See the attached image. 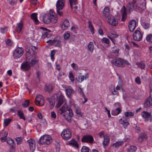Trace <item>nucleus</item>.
<instances>
[{"instance_id":"obj_23","label":"nucleus","mask_w":152,"mask_h":152,"mask_svg":"<svg viewBox=\"0 0 152 152\" xmlns=\"http://www.w3.org/2000/svg\"><path fill=\"white\" fill-rule=\"evenodd\" d=\"M65 100L64 96L62 94L60 95L58 99V102L56 104L57 107H60Z\"/></svg>"},{"instance_id":"obj_20","label":"nucleus","mask_w":152,"mask_h":152,"mask_svg":"<svg viewBox=\"0 0 152 152\" xmlns=\"http://www.w3.org/2000/svg\"><path fill=\"white\" fill-rule=\"evenodd\" d=\"M7 134V132H4L3 130L0 132V139L2 142H4L6 141Z\"/></svg>"},{"instance_id":"obj_17","label":"nucleus","mask_w":152,"mask_h":152,"mask_svg":"<svg viewBox=\"0 0 152 152\" xmlns=\"http://www.w3.org/2000/svg\"><path fill=\"white\" fill-rule=\"evenodd\" d=\"M136 26V22L133 20H131L129 22L128 27L131 32H133Z\"/></svg>"},{"instance_id":"obj_53","label":"nucleus","mask_w":152,"mask_h":152,"mask_svg":"<svg viewBox=\"0 0 152 152\" xmlns=\"http://www.w3.org/2000/svg\"><path fill=\"white\" fill-rule=\"evenodd\" d=\"M142 26L145 29H147L150 27V24L148 23H143Z\"/></svg>"},{"instance_id":"obj_46","label":"nucleus","mask_w":152,"mask_h":152,"mask_svg":"<svg viewBox=\"0 0 152 152\" xmlns=\"http://www.w3.org/2000/svg\"><path fill=\"white\" fill-rule=\"evenodd\" d=\"M29 104V101L26 100L22 104V106L24 107H27Z\"/></svg>"},{"instance_id":"obj_34","label":"nucleus","mask_w":152,"mask_h":152,"mask_svg":"<svg viewBox=\"0 0 152 152\" xmlns=\"http://www.w3.org/2000/svg\"><path fill=\"white\" fill-rule=\"evenodd\" d=\"M68 106L66 104H64L62 106L61 109H60V110L61 111V113H65L68 109Z\"/></svg>"},{"instance_id":"obj_2","label":"nucleus","mask_w":152,"mask_h":152,"mask_svg":"<svg viewBox=\"0 0 152 152\" xmlns=\"http://www.w3.org/2000/svg\"><path fill=\"white\" fill-rule=\"evenodd\" d=\"M26 61L22 63L21 65V66H36L38 65V60L36 58L31 60V62H30L29 60L31 58L30 57L31 54L30 48L28 47H27L26 50Z\"/></svg>"},{"instance_id":"obj_51","label":"nucleus","mask_w":152,"mask_h":152,"mask_svg":"<svg viewBox=\"0 0 152 152\" xmlns=\"http://www.w3.org/2000/svg\"><path fill=\"white\" fill-rule=\"evenodd\" d=\"M17 0H7L8 3L11 5H14L16 3Z\"/></svg>"},{"instance_id":"obj_60","label":"nucleus","mask_w":152,"mask_h":152,"mask_svg":"<svg viewBox=\"0 0 152 152\" xmlns=\"http://www.w3.org/2000/svg\"><path fill=\"white\" fill-rule=\"evenodd\" d=\"M135 81L138 84H140L141 83L140 79L139 77H137L135 78Z\"/></svg>"},{"instance_id":"obj_11","label":"nucleus","mask_w":152,"mask_h":152,"mask_svg":"<svg viewBox=\"0 0 152 152\" xmlns=\"http://www.w3.org/2000/svg\"><path fill=\"white\" fill-rule=\"evenodd\" d=\"M66 94L67 96L70 98L72 97V94L75 93V91L70 86H68L65 89Z\"/></svg>"},{"instance_id":"obj_22","label":"nucleus","mask_w":152,"mask_h":152,"mask_svg":"<svg viewBox=\"0 0 152 152\" xmlns=\"http://www.w3.org/2000/svg\"><path fill=\"white\" fill-rule=\"evenodd\" d=\"M103 15L107 19L111 17L110 12V8L108 7H106L104 8L103 10Z\"/></svg>"},{"instance_id":"obj_5","label":"nucleus","mask_w":152,"mask_h":152,"mask_svg":"<svg viewBox=\"0 0 152 152\" xmlns=\"http://www.w3.org/2000/svg\"><path fill=\"white\" fill-rule=\"evenodd\" d=\"M51 137L48 135H44L42 136L40 139V144L42 145H49L52 142Z\"/></svg>"},{"instance_id":"obj_35","label":"nucleus","mask_w":152,"mask_h":152,"mask_svg":"<svg viewBox=\"0 0 152 152\" xmlns=\"http://www.w3.org/2000/svg\"><path fill=\"white\" fill-rule=\"evenodd\" d=\"M124 142L123 141H118L117 142L113 145V146L116 148H118L120 146L123 145Z\"/></svg>"},{"instance_id":"obj_14","label":"nucleus","mask_w":152,"mask_h":152,"mask_svg":"<svg viewBox=\"0 0 152 152\" xmlns=\"http://www.w3.org/2000/svg\"><path fill=\"white\" fill-rule=\"evenodd\" d=\"M39 29L42 30V38L44 39L45 37L49 38L50 37V35L49 34L47 31L50 32V30L43 27H40Z\"/></svg>"},{"instance_id":"obj_10","label":"nucleus","mask_w":152,"mask_h":152,"mask_svg":"<svg viewBox=\"0 0 152 152\" xmlns=\"http://www.w3.org/2000/svg\"><path fill=\"white\" fill-rule=\"evenodd\" d=\"M93 140V137L90 135H84L81 139V141L83 142L92 143Z\"/></svg>"},{"instance_id":"obj_44","label":"nucleus","mask_w":152,"mask_h":152,"mask_svg":"<svg viewBox=\"0 0 152 152\" xmlns=\"http://www.w3.org/2000/svg\"><path fill=\"white\" fill-rule=\"evenodd\" d=\"M89 149L86 146H83L81 149V152H89Z\"/></svg>"},{"instance_id":"obj_38","label":"nucleus","mask_w":152,"mask_h":152,"mask_svg":"<svg viewBox=\"0 0 152 152\" xmlns=\"http://www.w3.org/2000/svg\"><path fill=\"white\" fill-rule=\"evenodd\" d=\"M69 2L71 8H73V5H77V0H69Z\"/></svg>"},{"instance_id":"obj_50","label":"nucleus","mask_w":152,"mask_h":152,"mask_svg":"<svg viewBox=\"0 0 152 152\" xmlns=\"http://www.w3.org/2000/svg\"><path fill=\"white\" fill-rule=\"evenodd\" d=\"M113 106L114 107L116 108H121V104L119 102H117L115 103L114 104Z\"/></svg>"},{"instance_id":"obj_26","label":"nucleus","mask_w":152,"mask_h":152,"mask_svg":"<svg viewBox=\"0 0 152 152\" xmlns=\"http://www.w3.org/2000/svg\"><path fill=\"white\" fill-rule=\"evenodd\" d=\"M23 27V23L22 22H20L17 24L16 28L17 31L19 33H22V30Z\"/></svg>"},{"instance_id":"obj_37","label":"nucleus","mask_w":152,"mask_h":152,"mask_svg":"<svg viewBox=\"0 0 152 152\" xmlns=\"http://www.w3.org/2000/svg\"><path fill=\"white\" fill-rule=\"evenodd\" d=\"M69 143L72 145L77 148L78 147V145L77 142L75 140H72L69 142Z\"/></svg>"},{"instance_id":"obj_48","label":"nucleus","mask_w":152,"mask_h":152,"mask_svg":"<svg viewBox=\"0 0 152 152\" xmlns=\"http://www.w3.org/2000/svg\"><path fill=\"white\" fill-rule=\"evenodd\" d=\"M68 110L69 112L68 113L69 116L70 117H72L73 115V113L72 109L71 108H69Z\"/></svg>"},{"instance_id":"obj_36","label":"nucleus","mask_w":152,"mask_h":152,"mask_svg":"<svg viewBox=\"0 0 152 152\" xmlns=\"http://www.w3.org/2000/svg\"><path fill=\"white\" fill-rule=\"evenodd\" d=\"M17 114L19 116L20 119H23L24 121L26 120L25 117L24 116V114L22 111L21 110L18 111Z\"/></svg>"},{"instance_id":"obj_12","label":"nucleus","mask_w":152,"mask_h":152,"mask_svg":"<svg viewBox=\"0 0 152 152\" xmlns=\"http://www.w3.org/2000/svg\"><path fill=\"white\" fill-rule=\"evenodd\" d=\"M27 142L29 145L30 151L34 152L36 148V143L34 140L30 139L27 140Z\"/></svg>"},{"instance_id":"obj_21","label":"nucleus","mask_w":152,"mask_h":152,"mask_svg":"<svg viewBox=\"0 0 152 152\" xmlns=\"http://www.w3.org/2000/svg\"><path fill=\"white\" fill-rule=\"evenodd\" d=\"M152 105V98L149 96L145 101L144 107L146 108L149 107Z\"/></svg>"},{"instance_id":"obj_42","label":"nucleus","mask_w":152,"mask_h":152,"mask_svg":"<svg viewBox=\"0 0 152 152\" xmlns=\"http://www.w3.org/2000/svg\"><path fill=\"white\" fill-rule=\"evenodd\" d=\"M45 89L49 93L51 92L52 91V88L51 86H48L46 85H45Z\"/></svg>"},{"instance_id":"obj_64","label":"nucleus","mask_w":152,"mask_h":152,"mask_svg":"<svg viewBox=\"0 0 152 152\" xmlns=\"http://www.w3.org/2000/svg\"><path fill=\"white\" fill-rule=\"evenodd\" d=\"M1 32L2 33H4L7 32V28H1Z\"/></svg>"},{"instance_id":"obj_57","label":"nucleus","mask_w":152,"mask_h":152,"mask_svg":"<svg viewBox=\"0 0 152 152\" xmlns=\"http://www.w3.org/2000/svg\"><path fill=\"white\" fill-rule=\"evenodd\" d=\"M79 93L80 95H82L83 97H85V94L83 91V89L80 87H79Z\"/></svg>"},{"instance_id":"obj_31","label":"nucleus","mask_w":152,"mask_h":152,"mask_svg":"<svg viewBox=\"0 0 152 152\" xmlns=\"http://www.w3.org/2000/svg\"><path fill=\"white\" fill-rule=\"evenodd\" d=\"M110 142L109 137L108 136H106L104 137V141L103 142V144L104 146L108 145Z\"/></svg>"},{"instance_id":"obj_13","label":"nucleus","mask_w":152,"mask_h":152,"mask_svg":"<svg viewBox=\"0 0 152 152\" xmlns=\"http://www.w3.org/2000/svg\"><path fill=\"white\" fill-rule=\"evenodd\" d=\"M141 115L144 118L145 121H148L151 118V113L145 111L142 112Z\"/></svg>"},{"instance_id":"obj_7","label":"nucleus","mask_w":152,"mask_h":152,"mask_svg":"<svg viewBox=\"0 0 152 152\" xmlns=\"http://www.w3.org/2000/svg\"><path fill=\"white\" fill-rule=\"evenodd\" d=\"M35 104L38 106H42L45 104V102L43 96L41 95H37L35 101Z\"/></svg>"},{"instance_id":"obj_62","label":"nucleus","mask_w":152,"mask_h":152,"mask_svg":"<svg viewBox=\"0 0 152 152\" xmlns=\"http://www.w3.org/2000/svg\"><path fill=\"white\" fill-rule=\"evenodd\" d=\"M98 135L99 137L100 138L103 137L104 138V137H105L106 136H104L103 132H100L98 134Z\"/></svg>"},{"instance_id":"obj_63","label":"nucleus","mask_w":152,"mask_h":152,"mask_svg":"<svg viewBox=\"0 0 152 152\" xmlns=\"http://www.w3.org/2000/svg\"><path fill=\"white\" fill-rule=\"evenodd\" d=\"M31 3L33 5H35L37 3V0H31Z\"/></svg>"},{"instance_id":"obj_6","label":"nucleus","mask_w":152,"mask_h":152,"mask_svg":"<svg viewBox=\"0 0 152 152\" xmlns=\"http://www.w3.org/2000/svg\"><path fill=\"white\" fill-rule=\"evenodd\" d=\"M23 48L22 47H18L14 51L13 56L15 58H19L23 55Z\"/></svg>"},{"instance_id":"obj_28","label":"nucleus","mask_w":152,"mask_h":152,"mask_svg":"<svg viewBox=\"0 0 152 152\" xmlns=\"http://www.w3.org/2000/svg\"><path fill=\"white\" fill-rule=\"evenodd\" d=\"M121 108H116L115 109L111 111L112 114L114 115H118L121 111Z\"/></svg>"},{"instance_id":"obj_16","label":"nucleus","mask_w":152,"mask_h":152,"mask_svg":"<svg viewBox=\"0 0 152 152\" xmlns=\"http://www.w3.org/2000/svg\"><path fill=\"white\" fill-rule=\"evenodd\" d=\"M129 118L127 117H122L119 121V122L120 124H122L124 127L126 128L129 124L128 122Z\"/></svg>"},{"instance_id":"obj_30","label":"nucleus","mask_w":152,"mask_h":152,"mask_svg":"<svg viewBox=\"0 0 152 152\" xmlns=\"http://www.w3.org/2000/svg\"><path fill=\"white\" fill-rule=\"evenodd\" d=\"M94 46L92 42H90L88 45L87 50L91 52H93Z\"/></svg>"},{"instance_id":"obj_39","label":"nucleus","mask_w":152,"mask_h":152,"mask_svg":"<svg viewBox=\"0 0 152 152\" xmlns=\"http://www.w3.org/2000/svg\"><path fill=\"white\" fill-rule=\"evenodd\" d=\"M7 142L8 145H10L12 148H13L14 146V141L12 139H10L7 141Z\"/></svg>"},{"instance_id":"obj_15","label":"nucleus","mask_w":152,"mask_h":152,"mask_svg":"<svg viewBox=\"0 0 152 152\" xmlns=\"http://www.w3.org/2000/svg\"><path fill=\"white\" fill-rule=\"evenodd\" d=\"M65 5L64 0H58L56 4V9L58 10H62Z\"/></svg>"},{"instance_id":"obj_55","label":"nucleus","mask_w":152,"mask_h":152,"mask_svg":"<svg viewBox=\"0 0 152 152\" xmlns=\"http://www.w3.org/2000/svg\"><path fill=\"white\" fill-rule=\"evenodd\" d=\"M69 77L72 82H73L74 80V77L72 72H70L69 73Z\"/></svg>"},{"instance_id":"obj_9","label":"nucleus","mask_w":152,"mask_h":152,"mask_svg":"<svg viewBox=\"0 0 152 152\" xmlns=\"http://www.w3.org/2000/svg\"><path fill=\"white\" fill-rule=\"evenodd\" d=\"M133 38L134 40L140 41L142 38L143 34L139 30H136L133 33Z\"/></svg>"},{"instance_id":"obj_27","label":"nucleus","mask_w":152,"mask_h":152,"mask_svg":"<svg viewBox=\"0 0 152 152\" xmlns=\"http://www.w3.org/2000/svg\"><path fill=\"white\" fill-rule=\"evenodd\" d=\"M116 46L112 48L113 49L112 52L116 56H118L120 55V54L119 53V49L118 48H116Z\"/></svg>"},{"instance_id":"obj_61","label":"nucleus","mask_w":152,"mask_h":152,"mask_svg":"<svg viewBox=\"0 0 152 152\" xmlns=\"http://www.w3.org/2000/svg\"><path fill=\"white\" fill-rule=\"evenodd\" d=\"M70 37V34L68 33H66L64 34V38L65 39H67Z\"/></svg>"},{"instance_id":"obj_40","label":"nucleus","mask_w":152,"mask_h":152,"mask_svg":"<svg viewBox=\"0 0 152 152\" xmlns=\"http://www.w3.org/2000/svg\"><path fill=\"white\" fill-rule=\"evenodd\" d=\"M52 42L53 43H52V44L56 42L55 44V46L56 47H59L61 44V42L60 40H58L56 41L55 39L53 40Z\"/></svg>"},{"instance_id":"obj_4","label":"nucleus","mask_w":152,"mask_h":152,"mask_svg":"<svg viewBox=\"0 0 152 152\" xmlns=\"http://www.w3.org/2000/svg\"><path fill=\"white\" fill-rule=\"evenodd\" d=\"M111 63L113 65L118 66H129L130 65L127 61L120 58H116L115 59L111 61Z\"/></svg>"},{"instance_id":"obj_24","label":"nucleus","mask_w":152,"mask_h":152,"mask_svg":"<svg viewBox=\"0 0 152 152\" xmlns=\"http://www.w3.org/2000/svg\"><path fill=\"white\" fill-rule=\"evenodd\" d=\"M147 135L145 133H141L139 136L138 140L140 142H143L147 138Z\"/></svg>"},{"instance_id":"obj_54","label":"nucleus","mask_w":152,"mask_h":152,"mask_svg":"<svg viewBox=\"0 0 152 152\" xmlns=\"http://www.w3.org/2000/svg\"><path fill=\"white\" fill-rule=\"evenodd\" d=\"M102 40L103 42L105 43L109 44L110 43V40L109 39L106 37L103 38Z\"/></svg>"},{"instance_id":"obj_58","label":"nucleus","mask_w":152,"mask_h":152,"mask_svg":"<svg viewBox=\"0 0 152 152\" xmlns=\"http://www.w3.org/2000/svg\"><path fill=\"white\" fill-rule=\"evenodd\" d=\"M6 43L8 46H10L12 44V41L10 39H8L6 41Z\"/></svg>"},{"instance_id":"obj_29","label":"nucleus","mask_w":152,"mask_h":152,"mask_svg":"<svg viewBox=\"0 0 152 152\" xmlns=\"http://www.w3.org/2000/svg\"><path fill=\"white\" fill-rule=\"evenodd\" d=\"M88 27L90 30L92 34H94V29L92 23L91 21L89 20L88 22Z\"/></svg>"},{"instance_id":"obj_43","label":"nucleus","mask_w":152,"mask_h":152,"mask_svg":"<svg viewBox=\"0 0 152 152\" xmlns=\"http://www.w3.org/2000/svg\"><path fill=\"white\" fill-rule=\"evenodd\" d=\"M147 41L149 42H152V34L148 35L146 37Z\"/></svg>"},{"instance_id":"obj_47","label":"nucleus","mask_w":152,"mask_h":152,"mask_svg":"<svg viewBox=\"0 0 152 152\" xmlns=\"http://www.w3.org/2000/svg\"><path fill=\"white\" fill-rule=\"evenodd\" d=\"M16 141L17 142V144L19 145L22 142V138L21 137H18L16 138Z\"/></svg>"},{"instance_id":"obj_33","label":"nucleus","mask_w":152,"mask_h":152,"mask_svg":"<svg viewBox=\"0 0 152 152\" xmlns=\"http://www.w3.org/2000/svg\"><path fill=\"white\" fill-rule=\"evenodd\" d=\"M137 149V147L134 145H131L127 149V151L129 152H134Z\"/></svg>"},{"instance_id":"obj_18","label":"nucleus","mask_w":152,"mask_h":152,"mask_svg":"<svg viewBox=\"0 0 152 152\" xmlns=\"http://www.w3.org/2000/svg\"><path fill=\"white\" fill-rule=\"evenodd\" d=\"M121 13L122 15V18L121 19V21H124L125 20L127 15V12L126 8L125 6H124L121 10Z\"/></svg>"},{"instance_id":"obj_52","label":"nucleus","mask_w":152,"mask_h":152,"mask_svg":"<svg viewBox=\"0 0 152 152\" xmlns=\"http://www.w3.org/2000/svg\"><path fill=\"white\" fill-rule=\"evenodd\" d=\"M48 101L49 103L52 106L55 105V102L54 100L52 98H49L48 99Z\"/></svg>"},{"instance_id":"obj_8","label":"nucleus","mask_w":152,"mask_h":152,"mask_svg":"<svg viewBox=\"0 0 152 152\" xmlns=\"http://www.w3.org/2000/svg\"><path fill=\"white\" fill-rule=\"evenodd\" d=\"M61 136L64 140H68L71 138L72 134L68 129H64L61 133Z\"/></svg>"},{"instance_id":"obj_1","label":"nucleus","mask_w":152,"mask_h":152,"mask_svg":"<svg viewBox=\"0 0 152 152\" xmlns=\"http://www.w3.org/2000/svg\"><path fill=\"white\" fill-rule=\"evenodd\" d=\"M145 8V0H133L132 3H129L127 9L129 12L132 11L133 9L136 11H141Z\"/></svg>"},{"instance_id":"obj_56","label":"nucleus","mask_w":152,"mask_h":152,"mask_svg":"<svg viewBox=\"0 0 152 152\" xmlns=\"http://www.w3.org/2000/svg\"><path fill=\"white\" fill-rule=\"evenodd\" d=\"M84 79V76L81 75L78 77V81L80 83H81Z\"/></svg>"},{"instance_id":"obj_3","label":"nucleus","mask_w":152,"mask_h":152,"mask_svg":"<svg viewBox=\"0 0 152 152\" xmlns=\"http://www.w3.org/2000/svg\"><path fill=\"white\" fill-rule=\"evenodd\" d=\"M43 20L44 23L48 24L52 22L53 23H56L58 20V18L56 15L54 13L44 15Z\"/></svg>"},{"instance_id":"obj_41","label":"nucleus","mask_w":152,"mask_h":152,"mask_svg":"<svg viewBox=\"0 0 152 152\" xmlns=\"http://www.w3.org/2000/svg\"><path fill=\"white\" fill-rule=\"evenodd\" d=\"M76 108L75 113H76L78 115L82 117L83 115L82 113L80 111V108L78 106H77Z\"/></svg>"},{"instance_id":"obj_59","label":"nucleus","mask_w":152,"mask_h":152,"mask_svg":"<svg viewBox=\"0 0 152 152\" xmlns=\"http://www.w3.org/2000/svg\"><path fill=\"white\" fill-rule=\"evenodd\" d=\"M55 54V52L54 50H52L50 54V57L52 60L54 59V56Z\"/></svg>"},{"instance_id":"obj_19","label":"nucleus","mask_w":152,"mask_h":152,"mask_svg":"<svg viewBox=\"0 0 152 152\" xmlns=\"http://www.w3.org/2000/svg\"><path fill=\"white\" fill-rule=\"evenodd\" d=\"M107 21L110 25L113 26H117L118 23V20L114 17L111 18L110 17V18L108 19Z\"/></svg>"},{"instance_id":"obj_25","label":"nucleus","mask_w":152,"mask_h":152,"mask_svg":"<svg viewBox=\"0 0 152 152\" xmlns=\"http://www.w3.org/2000/svg\"><path fill=\"white\" fill-rule=\"evenodd\" d=\"M69 25V21L67 20H64L63 24L61 26V27L63 30H66Z\"/></svg>"},{"instance_id":"obj_49","label":"nucleus","mask_w":152,"mask_h":152,"mask_svg":"<svg viewBox=\"0 0 152 152\" xmlns=\"http://www.w3.org/2000/svg\"><path fill=\"white\" fill-rule=\"evenodd\" d=\"M125 115L126 117H128L133 116L134 115V113L132 112H126L125 113Z\"/></svg>"},{"instance_id":"obj_32","label":"nucleus","mask_w":152,"mask_h":152,"mask_svg":"<svg viewBox=\"0 0 152 152\" xmlns=\"http://www.w3.org/2000/svg\"><path fill=\"white\" fill-rule=\"evenodd\" d=\"M37 13H33L31 15V18L36 24H38L39 22L37 17Z\"/></svg>"},{"instance_id":"obj_45","label":"nucleus","mask_w":152,"mask_h":152,"mask_svg":"<svg viewBox=\"0 0 152 152\" xmlns=\"http://www.w3.org/2000/svg\"><path fill=\"white\" fill-rule=\"evenodd\" d=\"M12 121L11 119L6 118L4 120V122L5 126H7Z\"/></svg>"}]
</instances>
